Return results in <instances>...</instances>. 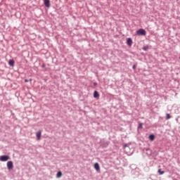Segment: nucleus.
Instances as JSON below:
<instances>
[{
  "instance_id": "nucleus-1",
  "label": "nucleus",
  "mask_w": 180,
  "mask_h": 180,
  "mask_svg": "<svg viewBox=\"0 0 180 180\" xmlns=\"http://www.w3.org/2000/svg\"><path fill=\"white\" fill-rule=\"evenodd\" d=\"M146 30L141 28L136 31V34L137 36H146Z\"/></svg>"
},
{
  "instance_id": "nucleus-2",
  "label": "nucleus",
  "mask_w": 180,
  "mask_h": 180,
  "mask_svg": "<svg viewBox=\"0 0 180 180\" xmlns=\"http://www.w3.org/2000/svg\"><path fill=\"white\" fill-rule=\"evenodd\" d=\"M7 168L11 171V169H13V162L8 161L7 162Z\"/></svg>"
},
{
  "instance_id": "nucleus-3",
  "label": "nucleus",
  "mask_w": 180,
  "mask_h": 180,
  "mask_svg": "<svg viewBox=\"0 0 180 180\" xmlns=\"http://www.w3.org/2000/svg\"><path fill=\"white\" fill-rule=\"evenodd\" d=\"M9 158H10L9 155H4L0 157V161H3V162L8 161Z\"/></svg>"
},
{
  "instance_id": "nucleus-4",
  "label": "nucleus",
  "mask_w": 180,
  "mask_h": 180,
  "mask_svg": "<svg viewBox=\"0 0 180 180\" xmlns=\"http://www.w3.org/2000/svg\"><path fill=\"white\" fill-rule=\"evenodd\" d=\"M127 46H129V47H131V45L133 44V39H131V38H128L127 39Z\"/></svg>"
},
{
  "instance_id": "nucleus-5",
  "label": "nucleus",
  "mask_w": 180,
  "mask_h": 180,
  "mask_svg": "<svg viewBox=\"0 0 180 180\" xmlns=\"http://www.w3.org/2000/svg\"><path fill=\"white\" fill-rule=\"evenodd\" d=\"M36 136L37 138V140H40L41 139V130L39 129L38 131L36 132Z\"/></svg>"
},
{
  "instance_id": "nucleus-6",
  "label": "nucleus",
  "mask_w": 180,
  "mask_h": 180,
  "mask_svg": "<svg viewBox=\"0 0 180 180\" xmlns=\"http://www.w3.org/2000/svg\"><path fill=\"white\" fill-rule=\"evenodd\" d=\"M44 4L46 8H50V0H44Z\"/></svg>"
},
{
  "instance_id": "nucleus-7",
  "label": "nucleus",
  "mask_w": 180,
  "mask_h": 180,
  "mask_svg": "<svg viewBox=\"0 0 180 180\" xmlns=\"http://www.w3.org/2000/svg\"><path fill=\"white\" fill-rule=\"evenodd\" d=\"M94 168L97 171H101V167L99 166V163L96 162L94 164Z\"/></svg>"
},
{
  "instance_id": "nucleus-8",
  "label": "nucleus",
  "mask_w": 180,
  "mask_h": 180,
  "mask_svg": "<svg viewBox=\"0 0 180 180\" xmlns=\"http://www.w3.org/2000/svg\"><path fill=\"white\" fill-rule=\"evenodd\" d=\"M155 139V135L153 134L149 135V139L150 141H154Z\"/></svg>"
},
{
  "instance_id": "nucleus-9",
  "label": "nucleus",
  "mask_w": 180,
  "mask_h": 180,
  "mask_svg": "<svg viewBox=\"0 0 180 180\" xmlns=\"http://www.w3.org/2000/svg\"><path fill=\"white\" fill-rule=\"evenodd\" d=\"M8 64H9V65H11V67H13V66L15 65V60H10L8 61Z\"/></svg>"
},
{
  "instance_id": "nucleus-10",
  "label": "nucleus",
  "mask_w": 180,
  "mask_h": 180,
  "mask_svg": "<svg viewBox=\"0 0 180 180\" xmlns=\"http://www.w3.org/2000/svg\"><path fill=\"white\" fill-rule=\"evenodd\" d=\"M63 176V172H58L56 174V178H61Z\"/></svg>"
},
{
  "instance_id": "nucleus-11",
  "label": "nucleus",
  "mask_w": 180,
  "mask_h": 180,
  "mask_svg": "<svg viewBox=\"0 0 180 180\" xmlns=\"http://www.w3.org/2000/svg\"><path fill=\"white\" fill-rule=\"evenodd\" d=\"M99 93L97 91H95L94 93V98H98Z\"/></svg>"
},
{
  "instance_id": "nucleus-12",
  "label": "nucleus",
  "mask_w": 180,
  "mask_h": 180,
  "mask_svg": "<svg viewBox=\"0 0 180 180\" xmlns=\"http://www.w3.org/2000/svg\"><path fill=\"white\" fill-rule=\"evenodd\" d=\"M158 172V174H160V175H162L165 174V172L161 170V169H159Z\"/></svg>"
},
{
  "instance_id": "nucleus-13",
  "label": "nucleus",
  "mask_w": 180,
  "mask_h": 180,
  "mask_svg": "<svg viewBox=\"0 0 180 180\" xmlns=\"http://www.w3.org/2000/svg\"><path fill=\"white\" fill-rule=\"evenodd\" d=\"M143 129V123H139L138 126V130Z\"/></svg>"
},
{
  "instance_id": "nucleus-14",
  "label": "nucleus",
  "mask_w": 180,
  "mask_h": 180,
  "mask_svg": "<svg viewBox=\"0 0 180 180\" xmlns=\"http://www.w3.org/2000/svg\"><path fill=\"white\" fill-rule=\"evenodd\" d=\"M169 119H171V115L169 114H167L166 115V120H168Z\"/></svg>"
},
{
  "instance_id": "nucleus-15",
  "label": "nucleus",
  "mask_w": 180,
  "mask_h": 180,
  "mask_svg": "<svg viewBox=\"0 0 180 180\" xmlns=\"http://www.w3.org/2000/svg\"><path fill=\"white\" fill-rule=\"evenodd\" d=\"M143 50H144V51H147V50H148V46L143 47Z\"/></svg>"
},
{
  "instance_id": "nucleus-16",
  "label": "nucleus",
  "mask_w": 180,
  "mask_h": 180,
  "mask_svg": "<svg viewBox=\"0 0 180 180\" xmlns=\"http://www.w3.org/2000/svg\"><path fill=\"white\" fill-rule=\"evenodd\" d=\"M127 143H125L124 145V146H123V148H124V149H126V148H127Z\"/></svg>"
},
{
  "instance_id": "nucleus-17",
  "label": "nucleus",
  "mask_w": 180,
  "mask_h": 180,
  "mask_svg": "<svg viewBox=\"0 0 180 180\" xmlns=\"http://www.w3.org/2000/svg\"><path fill=\"white\" fill-rule=\"evenodd\" d=\"M136 65H134L132 67L133 70H136Z\"/></svg>"
},
{
  "instance_id": "nucleus-18",
  "label": "nucleus",
  "mask_w": 180,
  "mask_h": 180,
  "mask_svg": "<svg viewBox=\"0 0 180 180\" xmlns=\"http://www.w3.org/2000/svg\"><path fill=\"white\" fill-rule=\"evenodd\" d=\"M94 86H96V85H98V83L97 82H94Z\"/></svg>"
},
{
  "instance_id": "nucleus-19",
  "label": "nucleus",
  "mask_w": 180,
  "mask_h": 180,
  "mask_svg": "<svg viewBox=\"0 0 180 180\" xmlns=\"http://www.w3.org/2000/svg\"><path fill=\"white\" fill-rule=\"evenodd\" d=\"M25 82H29V80L27 79H25Z\"/></svg>"
},
{
  "instance_id": "nucleus-20",
  "label": "nucleus",
  "mask_w": 180,
  "mask_h": 180,
  "mask_svg": "<svg viewBox=\"0 0 180 180\" xmlns=\"http://www.w3.org/2000/svg\"><path fill=\"white\" fill-rule=\"evenodd\" d=\"M41 67H42V68H44V67H46V65L43 64V65H41Z\"/></svg>"
}]
</instances>
